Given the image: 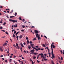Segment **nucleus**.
Returning <instances> with one entry per match:
<instances>
[{"label": "nucleus", "instance_id": "1", "mask_svg": "<svg viewBox=\"0 0 64 64\" xmlns=\"http://www.w3.org/2000/svg\"><path fill=\"white\" fill-rule=\"evenodd\" d=\"M41 56V58H43L44 60V61H48V60L46 58H45V56H44V54L42 53H41L39 54L38 55V56Z\"/></svg>", "mask_w": 64, "mask_h": 64}, {"label": "nucleus", "instance_id": "2", "mask_svg": "<svg viewBox=\"0 0 64 64\" xmlns=\"http://www.w3.org/2000/svg\"><path fill=\"white\" fill-rule=\"evenodd\" d=\"M9 20L10 22H13V23H15V22L17 23V21L15 20H12V19H9Z\"/></svg>", "mask_w": 64, "mask_h": 64}, {"label": "nucleus", "instance_id": "3", "mask_svg": "<svg viewBox=\"0 0 64 64\" xmlns=\"http://www.w3.org/2000/svg\"><path fill=\"white\" fill-rule=\"evenodd\" d=\"M36 37L38 38V40H41V38L40 37V35L38 34H36Z\"/></svg>", "mask_w": 64, "mask_h": 64}, {"label": "nucleus", "instance_id": "4", "mask_svg": "<svg viewBox=\"0 0 64 64\" xmlns=\"http://www.w3.org/2000/svg\"><path fill=\"white\" fill-rule=\"evenodd\" d=\"M30 45L31 46H32V49H36V48H35L34 47V44H30Z\"/></svg>", "mask_w": 64, "mask_h": 64}, {"label": "nucleus", "instance_id": "5", "mask_svg": "<svg viewBox=\"0 0 64 64\" xmlns=\"http://www.w3.org/2000/svg\"><path fill=\"white\" fill-rule=\"evenodd\" d=\"M51 47H52V49H53V48H55V46H54V45H52V44H51Z\"/></svg>", "mask_w": 64, "mask_h": 64}, {"label": "nucleus", "instance_id": "6", "mask_svg": "<svg viewBox=\"0 0 64 64\" xmlns=\"http://www.w3.org/2000/svg\"><path fill=\"white\" fill-rule=\"evenodd\" d=\"M38 49H37V48L36 49H36L35 50H36V51H38V50H41V48H38Z\"/></svg>", "mask_w": 64, "mask_h": 64}, {"label": "nucleus", "instance_id": "7", "mask_svg": "<svg viewBox=\"0 0 64 64\" xmlns=\"http://www.w3.org/2000/svg\"><path fill=\"white\" fill-rule=\"evenodd\" d=\"M2 47H1L0 46V50L2 52H3V49H2Z\"/></svg>", "mask_w": 64, "mask_h": 64}, {"label": "nucleus", "instance_id": "8", "mask_svg": "<svg viewBox=\"0 0 64 64\" xmlns=\"http://www.w3.org/2000/svg\"><path fill=\"white\" fill-rule=\"evenodd\" d=\"M34 32H35V34L36 33V34H38V31L36 30H35Z\"/></svg>", "mask_w": 64, "mask_h": 64}, {"label": "nucleus", "instance_id": "9", "mask_svg": "<svg viewBox=\"0 0 64 64\" xmlns=\"http://www.w3.org/2000/svg\"><path fill=\"white\" fill-rule=\"evenodd\" d=\"M51 50H52V55H53V49H52V47H51Z\"/></svg>", "mask_w": 64, "mask_h": 64}, {"label": "nucleus", "instance_id": "10", "mask_svg": "<svg viewBox=\"0 0 64 64\" xmlns=\"http://www.w3.org/2000/svg\"><path fill=\"white\" fill-rule=\"evenodd\" d=\"M14 31V34H16V31H15V30H12V32H13Z\"/></svg>", "mask_w": 64, "mask_h": 64}, {"label": "nucleus", "instance_id": "11", "mask_svg": "<svg viewBox=\"0 0 64 64\" xmlns=\"http://www.w3.org/2000/svg\"><path fill=\"white\" fill-rule=\"evenodd\" d=\"M22 37H23V36L22 35H21L19 36V38L21 39Z\"/></svg>", "mask_w": 64, "mask_h": 64}, {"label": "nucleus", "instance_id": "12", "mask_svg": "<svg viewBox=\"0 0 64 64\" xmlns=\"http://www.w3.org/2000/svg\"><path fill=\"white\" fill-rule=\"evenodd\" d=\"M7 45V43H4L3 44V46H6V45Z\"/></svg>", "mask_w": 64, "mask_h": 64}, {"label": "nucleus", "instance_id": "13", "mask_svg": "<svg viewBox=\"0 0 64 64\" xmlns=\"http://www.w3.org/2000/svg\"><path fill=\"white\" fill-rule=\"evenodd\" d=\"M35 51V50H34V49H33V50H32L30 51V52H34Z\"/></svg>", "mask_w": 64, "mask_h": 64}, {"label": "nucleus", "instance_id": "14", "mask_svg": "<svg viewBox=\"0 0 64 64\" xmlns=\"http://www.w3.org/2000/svg\"><path fill=\"white\" fill-rule=\"evenodd\" d=\"M20 44L22 47H24V46H23V45L22 44V43H20Z\"/></svg>", "mask_w": 64, "mask_h": 64}, {"label": "nucleus", "instance_id": "15", "mask_svg": "<svg viewBox=\"0 0 64 64\" xmlns=\"http://www.w3.org/2000/svg\"><path fill=\"white\" fill-rule=\"evenodd\" d=\"M28 48L29 49H31V46H30L29 45L28 46Z\"/></svg>", "mask_w": 64, "mask_h": 64}, {"label": "nucleus", "instance_id": "16", "mask_svg": "<svg viewBox=\"0 0 64 64\" xmlns=\"http://www.w3.org/2000/svg\"><path fill=\"white\" fill-rule=\"evenodd\" d=\"M27 44H29V43H30V42H29V41L28 40H27Z\"/></svg>", "mask_w": 64, "mask_h": 64}, {"label": "nucleus", "instance_id": "17", "mask_svg": "<svg viewBox=\"0 0 64 64\" xmlns=\"http://www.w3.org/2000/svg\"><path fill=\"white\" fill-rule=\"evenodd\" d=\"M37 54H38V53L34 52L33 54L34 55H37Z\"/></svg>", "mask_w": 64, "mask_h": 64}, {"label": "nucleus", "instance_id": "18", "mask_svg": "<svg viewBox=\"0 0 64 64\" xmlns=\"http://www.w3.org/2000/svg\"><path fill=\"white\" fill-rule=\"evenodd\" d=\"M17 27V24H16L15 25H14V27Z\"/></svg>", "mask_w": 64, "mask_h": 64}, {"label": "nucleus", "instance_id": "19", "mask_svg": "<svg viewBox=\"0 0 64 64\" xmlns=\"http://www.w3.org/2000/svg\"><path fill=\"white\" fill-rule=\"evenodd\" d=\"M52 57L54 58H55V56H54V54L52 55Z\"/></svg>", "mask_w": 64, "mask_h": 64}, {"label": "nucleus", "instance_id": "20", "mask_svg": "<svg viewBox=\"0 0 64 64\" xmlns=\"http://www.w3.org/2000/svg\"><path fill=\"white\" fill-rule=\"evenodd\" d=\"M19 32H16V36H17V34H18V33H19Z\"/></svg>", "mask_w": 64, "mask_h": 64}, {"label": "nucleus", "instance_id": "21", "mask_svg": "<svg viewBox=\"0 0 64 64\" xmlns=\"http://www.w3.org/2000/svg\"><path fill=\"white\" fill-rule=\"evenodd\" d=\"M13 17H14V16H11L10 17V18H13Z\"/></svg>", "mask_w": 64, "mask_h": 64}, {"label": "nucleus", "instance_id": "22", "mask_svg": "<svg viewBox=\"0 0 64 64\" xmlns=\"http://www.w3.org/2000/svg\"><path fill=\"white\" fill-rule=\"evenodd\" d=\"M52 64H54L53 60H52Z\"/></svg>", "mask_w": 64, "mask_h": 64}, {"label": "nucleus", "instance_id": "23", "mask_svg": "<svg viewBox=\"0 0 64 64\" xmlns=\"http://www.w3.org/2000/svg\"><path fill=\"white\" fill-rule=\"evenodd\" d=\"M17 12H15L14 14L15 16H16V15H17Z\"/></svg>", "mask_w": 64, "mask_h": 64}, {"label": "nucleus", "instance_id": "24", "mask_svg": "<svg viewBox=\"0 0 64 64\" xmlns=\"http://www.w3.org/2000/svg\"><path fill=\"white\" fill-rule=\"evenodd\" d=\"M33 40L34 41L35 40H36V38H33Z\"/></svg>", "mask_w": 64, "mask_h": 64}, {"label": "nucleus", "instance_id": "25", "mask_svg": "<svg viewBox=\"0 0 64 64\" xmlns=\"http://www.w3.org/2000/svg\"><path fill=\"white\" fill-rule=\"evenodd\" d=\"M13 12V10H12L11 11V12H10V14H12V12Z\"/></svg>", "mask_w": 64, "mask_h": 64}, {"label": "nucleus", "instance_id": "26", "mask_svg": "<svg viewBox=\"0 0 64 64\" xmlns=\"http://www.w3.org/2000/svg\"><path fill=\"white\" fill-rule=\"evenodd\" d=\"M42 45L43 46V47H46V46H45V45L44 44H42Z\"/></svg>", "mask_w": 64, "mask_h": 64}, {"label": "nucleus", "instance_id": "27", "mask_svg": "<svg viewBox=\"0 0 64 64\" xmlns=\"http://www.w3.org/2000/svg\"><path fill=\"white\" fill-rule=\"evenodd\" d=\"M22 26V27L23 28H25V26L24 25H23Z\"/></svg>", "mask_w": 64, "mask_h": 64}, {"label": "nucleus", "instance_id": "28", "mask_svg": "<svg viewBox=\"0 0 64 64\" xmlns=\"http://www.w3.org/2000/svg\"><path fill=\"white\" fill-rule=\"evenodd\" d=\"M36 57L35 56H34L33 57V59H36Z\"/></svg>", "mask_w": 64, "mask_h": 64}, {"label": "nucleus", "instance_id": "29", "mask_svg": "<svg viewBox=\"0 0 64 64\" xmlns=\"http://www.w3.org/2000/svg\"><path fill=\"white\" fill-rule=\"evenodd\" d=\"M16 46H17V47H18V44L17 43H16Z\"/></svg>", "mask_w": 64, "mask_h": 64}, {"label": "nucleus", "instance_id": "30", "mask_svg": "<svg viewBox=\"0 0 64 64\" xmlns=\"http://www.w3.org/2000/svg\"><path fill=\"white\" fill-rule=\"evenodd\" d=\"M21 31L22 32H24V30H21Z\"/></svg>", "mask_w": 64, "mask_h": 64}, {"label": "nucleus", "instance_id": "31", "mask_svg": "<svg viewBox=\"0 0 64 64\" xmlns=\"http://www.w3.org/2000/svg\"><path fill=\"white\" fill-rule=\"evenodd\" d=\"M30 44H32V43H33V42H32V41H30Z\"/></svg>", "mask_w": 64, "mask_h": 64}, {"label": "nucleus", "instance_id": "32", "mask_svg": "<svg viewBox=\"0 0 64 64\" xmlns=\"http://www.w3.org/2000/svg\"><path fill=\"white\" fill-rule=\"evenodd\" d=\"M6 24V22H4V23L3 24V25H5V24Z\"/></svg>", "mask_w": 64, "mask_h": 64}, {"label": "nucleus", "instance_id": "33", "mask_svg": "<svg viewBox=\"0 0 64 64\" xmlns=\"http://www.w3.org/2000/svg\"><path fill=\"white\" fill-rule=\"evenodd\" d=\"M5 37V36H2V38H4Z\"/></svg>", "mask_w": 64, "mask_h": 64}, {"label": "nucleus", "instance_id": "34", "mask_svg": "<svg viewBox=\"0 0 64 64\" xmlns=\"http://www.w3.org/2000/svg\"><path fill=\"white\" fill-rule=\"evenodd\" d=\"M38 47H39V46H36V48H38Z\"/></svg>", "mask_w": 64, "mask_h": 64}, {"label": "nucleus", "instance_id": "35", "mask_svg": "<svg viewBox=\"0 0 64 64\" xmlns=\"http://www.w3.org/2000/svg\"><path fill=\"white\" fill-rule=\"evenodd\" d=\"M44 38H46V39H47V37H46V36H44Z\"/></svg>", "mask_w": 64, "mask_h": 64}, {"label": "nucleus", "instance_id": "36", "mask_svg": "<svg viewBox=\"0 0 64 64\" xmlns=\"http://www.w3.org/2000/svg\"><path fill=\"white\" fill-rule=\"evenodd\" d=\"M19 20H22V19H21V17H19Z\"/></svg>", "mask_w": 64, "mask_h": 64}, {"label": "nucleus", "instance_id": "37", "mask_svg": "<svg viewBox=\"0 0 64 64\" xmlns=\"http://www.w3.org/2000/svg\"><path fill=\"white\" fill-rule=\"evenodd\" d=\"M13 36L14 37H15V35L14 34H13Z\"/></svg>", "mask_w": 64, "mask_h": 64}, {"label": "nucleus", "instance_id": "38", "mask_svg": "<svg viewBox=\"0 0 64 64\" xmlns=\"http://www.w3.org/2000/svg\"><path fill=\"white\" fill-rule=\"evenodd\" d=\"M5 62L6 63H7V60H5Z\"/></svg>", "mask_w": 64, "mask_h": 64}, {"label": "nucleus", "instance_id": "39", "mask_svg": "<svg viewBox=\"0 0 64 64\" xmlns=\"http://www.w3.org/2000/svg\"><path fill=\"white\" fill-rule=\"evenodd\" d=\"M0 29H3V28H2V27L1 26L0 27Z\"/></svg>", "mask_w": 64, "mask_h": 64}, {"label": "nucleus", "instance_id": "40", "mask_svg": "<svg viewBox=\"0 0 64 64\" xmlns=\"http://www.w3.org/2000/svg\"><path fill=\"white\" fill-rule=\"evenodd\" d=\"M6 34H7V35H8V32H6Z\"/></svg>", "mask_w": 64, "mask_h": 64}, {"label": "nucleus", "instance_id": "41", "mask_svg": "<svg viewBox=\"0 0 64 64\" xmlns=\"http://www.w3.org/2000/svg\"><path fill=\"white\" fill-rule=\"evenodd\" d=\"M46 48L47 50H49V49L48 48V47H46Z\"/></svg>", "mask_w": 64, "mask_h": 64}, {"label": "nucleus", "instance_id": "42", "mask_svg": "<svg viewBox=\"0 0 64 64\" xmlns=\"http://www.w3.org/2000/svg\"><path fill=\"white\" fill-rule=\"evenodd\" d=\"M36 62H38V63H39V62H40L39 60H37L36 61Z\"/></svg>", "mask_w": 64, "mask_h": 64}, {"label": "nucleus", "instance_id": "43", "mask_svg": "<svg viewBox=\"0 0 64 64\" xmlns=\"http://www.w3.org/2000/svg\"><path fill=\"white\" fill-rule=\"evenodd\" d=\"M16 57V56H14V58H15Z\"/></svg>", "mask_w": 64, "mask_h": 64}, {"label": "nucleus", "instance_id": "44", "mask_svg": "<svg viewBox=\"0 0 64 64\" xmlns=\"http://www.w3.org/2000/svg\"><path fill=\"white\" fill-rule=\"evenodd\" d=\"M26 40H28V37H27L26 38Z\"/></svg>", "mask_w": 64, "mask_h": 64}, {"label": "nucleus", "instance_id": "45", "mask_svg": "<svg viewBox=\"0 0 64 64\" xmlns=\"http://www.w3.org/2000/svg\"><path fill=\"white\" fill-rule=\"evenodd\" d=\"M13 46L14 47H16V45H15V44H14Z\"/></svg>", "mask_w": 64, "mask_h": 64}, {"label": "nucleus", "instance_id": "46", "mask_svg": "<svg viewBox=\"0 0 64 64\" xmlns=\"http://www.w3.org/2000/svg\"><path fill=\"white\" fill-rule=\"evenodd\" d=\"M61 60H63V58H62V57H61Z\"/></svg>", "mask_w": 64, "mask_h": 64}, {"label": "nucleus", "instance_id": "47", "mask_svg": "<svg viewBox=\"0 0 64 64\" xmlns=\"http://www.w3.org/2000/svg\"><path fill=\"white\" fill-rule=\"evenodd\" d=\"M32 64H34V63L33 62V61H32Z\"/></svg>", "mask_w": 64, "mask_h": 64}, {"label": "nucleus", "instance_id": "48", "mask_svg": "<svg viewBox=\"0 0 64 64\" xmlns=\"http://www.w3.org/2000/svg\"><path fill=\"white\" fill-rule=\"evenodd\" d=\"M9 53V51H8L7 52V53L8 54V53Z\"/></svg>", "mask_w": 64, "mask_h": 64}, {"label": "nucleus", "instance_id": "49", "mask_svg": "<svg viewBox=\"0 0 64 64\" xmlns=\"http://www.w3.org/2000/svg\"><path fill=\"white\" fill-rule=\"evenodd\" d=\"M10 10L9 9H6V10Z\"/></svg>", "mask_w": 64, "mask_h": 64}, {"label": "nucleus", "instance_id": "50", "mask_svg": "<svg viewBox=\"0 0 64 64\" xmlns=\"http://www.w3.org/2000/svg\"><path fill=\"white\" fill-rule=\"evenodd\" d=\"M44 50V48H41V50Z\"/></svg>", "mask_w": 64, "mask_h": 64}, {"label": "nucleus", "instance_id": "51", "mask_svg": "<svg viewBox=\"0 0 64 64\" xmlns=\"http://www.w3.org/2000/svg\"><path fill=\"white\" fill-rule=\"evenodd\" d=\"M22 21H23V22H24L25 21V20H24V19H23Z\"/></svg>", "mask_w": 64, "mask_h": 64}, {"label": "nucleus", "instance_id": "52", "mask_svg": "<svg viewBox=\"0 0 64 64\" xmlns=\"http://www.w3.org/2000/svg\"><path fill=\"white\" fill-rule=\"evenodd\" d=\"M1 31H3V32H5V30H2Z\"/></svg>", "mask_w": 64, "mask_h": 64}, {"label": "nucleus", "instance_id": "53", "mask_svg": "<svg viewBox=\"0 0 64 64\" xmlns=\"http://www.w3.org/2000/svg\"><path fill=\"white\" fill-rule=\"evenodd\" d=\"M34 27H35L34 26H32L31 27L32 28H34Z\"/></svg>", "mask_w": 64, "mask_h": 64}, {"label": "nucleus", "instance_id": "54", "mask_svg": "<svg viewBox=\"0 0 64 64\" xmlns=\"http://www.w3.org/2000/svg\"><path fill=\"white\" fill-rule=\"evenodd\" d=\"M21 64H23V62L22 61H21Z\"/></svg>", "mask_w": 64, "mask_h": 64}, {"label": "nucleus", "instance_id": "55", "mask_svg": "<svg viewBox=\"0 0 64 64\" xmlns=\"http://www.w3.org/2000/svg\"><path fill=\"white\" fill-rule=\"evenodd\" d=\"M46 55H47V54H44V56H46Z\"/></svg>", "mask_w": 64, "mask_h": 64}, {"label": "nucleus", "instance_id": "56", "mask_svg": "<svg viewBox=\"0 0 64 64\" xmlns=\"http://www.w3.org/2000/svg\"><path fill=\"white\" fill-rule=\"evenodd\" d=\"M10 55V54H8V56H9Z\"/></svg>", "mask_w": 64, "mask_h": 64}, {"label": "nucleus", "instance_id": "57", "mask_svg": "<svg viewBox=\"0 0 64 64\" xmlns=\"http://www.w3.org/2000/svg\"><path fill=\"white\" fill-rule=\"evenodd\" d=\"M6 17L7 18H9L8 17V16H7V15L6 16Z\"/></svg>", "mask_w": 64, "mask_h": 64}, {"label": "nucleus", "instance_id": "58", "mask_svg": "<svg viewBox=\"0 0 64 64\" xmlns=\"http://www.w3.org/2000/svg\"><path fill=\"white\" fill-rule=\"evenodd\" d=\"M18 49H20V47L19 46H18Z\"/></svg>", "mask_w": 64, "mask_h": 64}, {"label": "nucleus", "instance_id": "59", "mask_svg": "<svg viewBox=\"0 0 64 64\" xmlns=\"http://www.w3.org/2000/svg\"><path fill=\"white\" fill-rule=\"evenodd\" d=\"M12 60V59L11 58H10V61H11Z\"/></svg>", "mask_w": 64, "mask_h": 64}, {"label": "nucleus", "instance_id": "60", "mask_svg": "<svg viewBox=\"0 0 64 64\" xmlns=\"http://www.w3.org/2000/svg\"><path fill=\"white\" fill-rule=\"evenodd\" d=\"M60 52H61V54H62V51H60Z\"/></svg>", "mask_w": 64, "mask_h": 64}, {"label": "nucleus", "instance_id": "61", "mask_svg": "<svg viewBox=\"0 0 64 64\" xmlns=\"http://www.w3.org/2000/svg\"><path fill=\"white\" fill-rule=\"evenodd\" d=\"M63 54L64 55V50H63Z\"/></svg>", "mask_w": 64, "mask_h": 64}, {"label": "nucleus", "instance_id": "62", "mask_svg": "<svg viewBox=\"0 0 64 64\" xmlns=\"http://www.w3.org/2000/svg\"><path fill=\"white\" fill-rule=\"evenodd\" d=\"M30 62L32 61V60H31V59H30Z\"/></svg>", "mask_w": 64, "mask_h": 64}, {"label": "nucleus", "instance_id": "63", "mask_svg": "<svg viewBox=\"0 0 64 64\" xmlns=\"http://www.w3.org/2000/svg\"><path fill=\"white\" fill-rule=\"evenodd\" d=\"M22 55H21V56H19V57H22Z\"/></svg>", "mask_w": 64, "mask_h": 64}, {"label": "nucleus", "instance_id": "64", "mask_svg": "<svg viewBox=\"0 0 64 64\" xmlns=\"http://www.w3.org/2000/svg\"><path fill=\"white\" fill-rule=\"evenodd\" d=\"M33 53H34L33 52H32L30 53V54H33Z\"/></svg>", "mask_w": 64, "mask_h": 64}]
</instances>
